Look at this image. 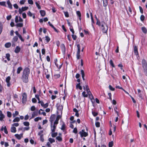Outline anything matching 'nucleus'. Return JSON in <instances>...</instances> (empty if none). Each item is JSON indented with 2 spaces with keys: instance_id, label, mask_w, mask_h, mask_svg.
Here are the masks:
<instances>
[{
  "instance_id": "nucleus-33",
  "label": "nucleus",
  "mask_w": 147,
  "mask_h": 147,
  "mask_svg": "<svg viewBox=\"0 0 147 147\" xmlns=\"http://www.w3.org/2000/svg\"><path fill=\"white\" fill-rule=\"evenodd\" d=\"M6 57L8 61H9L10 60V54L9 53H7L6 55Z\"/></svg>"
},
{
  "instance_id": "nucleus-35",
  "label": "nucleus",
  "mask_w": 147,
  "mask_h": 147,
  "mask_svg": "<svg viewBox=\"0 0 147 147\" xmlns=\"http://www.w3.org/2000/svg\"><path fill=\"white\" fill-rule=\"evenodd\" d=\"M23 25V24L22 23H17L16 25V26L18 27H22Z\"/></svg>"
},
{
  "instance_id": "nucleus-52",
  "label": "nucleus",
  "mask_w": 147,
  "mask_h": 147,
  "mask_svg": "<svg viewBox=\"0 0 147 147\" xmlns=\"http://www.w3.org/2000/svg\"><path fill=\"white\" fill-rule=\"evenodd\" d=\"M72 37L74 40H75L76 39L77 36L76 35H74V34L72 35Z\"/></svg>"
},
{
  "instance_id": "nucleus-34",
  "label": "nucleus",
  "mask_w": 147,
  "mask_h": 147,
  "mask_svg": "<svg viewBox=\"0 0 147 147\" xmlns=\"http://www.w3.org/2000/svg\"><path fill=\"white\" fill-rule=\"evenodd\" d=\"M103 1L104 6L105 7L106 6L107 4V0H103Z\"/></svg>"
},
{
  "instance_id": "nucleus-16",
  "label": "nucleus",
  "mask_w": 147,
  "mask_h": 147,
  "mask_svg": "<svg viewBox=\"0 0 147 147\" xmlns=\"http://www.w3.org/2000/svg\"><path fill=\"white\" fill-rule=\"evenodd\" d=\"M28 15H29L30 17H32L33 19H34L35 18L34 14L32 13L30 11H29L28 12Z\"/></svg>"
},
{
  "instance_id": "nucleus-43",
  "label": "nucleus",
  "mask_w": 147,
  "mask_h": 147,
  "mask_svg": "<svg viewBox=\"0 0 147 147\" xmlns=\"http://www.w3.org/2000/svg\"><path fill=\"white\" fill-rule=\"evenodd\" d=\"M7 116L9 117H10L11 116V113L9 112V111H7Z\"/></svg>"
},
{
  "instance_id": "nucleus-53",
  "label": "nucleus",
  "mask_w": 147,
  "mask_h": 147,
  "mask_svg": "<svg viewBox=\"0 0 147 147\" xmlns=\"http://www.w3.org/2000/svg\"><path fill=\"white\" fill-rule=\"evenodd\" d=\"M40 139L41 140L42 142H43L44 141V139L43 138V134L41 135L40 136Z\"/></svg>"
},
{
  "instance_id": "nucleus-51",
  "label": "nucleus",
  "mask_w": 147,
  "mask_h": 147,
  "mask_svg": "<svg viewBox=\"0 0 147 147\" xmlns=\"http://www.w3.org/2000/svg\"><path fill=\"white\" fill-rule=\"evenodd\" d=\"M109 89L112 91H114L115 90V88H113L111 85H109Z\"/></svg>"
},
{
  "instance_id": "nucleus-61",
  "label": "nucleus",
  "mask_w": 147,
  "mask_h": 147,
  "mask_svg": "<svg viewBox=\"0 0 147 147\" xmlns=\"http://www.w3.org/2000/svg\"><path fill=\"white\" fill-rule=\"evenodd\" d=\"M73 132L75 134L77 133L78 132L77 129L76 128H75L74 129Z\"/></svg>"
},
{
  "instance_id": "nucleus-23",
  "label": "nucleus",
  "mask_w": 147,
  "mask_h": 147,
  "mask_svg": "<svg viewBox=\"0 0 147 147\" xmlns=\"http://www.w3.org/2000/svg\"><path fill=\"white\" fill-rule=\"evenodd\" d=\"M142 32L145 34H146L147 32L146 29L144 27L142 28Z\"/></svg>"
},
{
  "instance_id": "nucleus-57",
  "label": "nucleus",
  "mask_w": 147,
  "mask_h": 147,
  "mask_svg": "<svg viewBox=\"0 0 147 147\" xmlns=\"http://www.w3.org/2000/svg\"><path fill=\"white\" fill-rule=\"evenodd\" d=\"M28 3L29 4L32 5L33 4V1L32 0H28Z\"/></svg>"
},
{
  "instance_id": "nucleus-25",
  "label": "nucleus",
  "mask_w": 147,
  "mask_h": 147,
  "mask_svg": "<svg viewBox=\"0 0 147 147\" xmlns=\"http://www.w3.org/2000/svg\"><path fill=\"white\" fill-rule=\"evenodd\" d=\"M44 111V110H43L42 109H40L39 111V112H38L39 114H42L43 115L45 116L46 115V113L44 112H43L42 113H41V112L40 111Z\"/></svg>"
},
{
  "instance_id": "nucleus-19",
  "label": "nucleus",
  "mask_w": 147,
  "mask_h": 147,
  "mask_svg": "<svg viewBox=\"0 0 147 147\" xmlns=\"http://www.w3.org/2000/svg\"><path fill=\"white\" fill-rule=\"evenodd\" d=\"M11 130L12 132L15 133L16 131V128L14 127H12L11 128Z\"/></svg>"
},
{
  "instance_id": "nucleus-30",
  "label": "nucleus",
  "mask_w": 147,
  "mask_h": 147,
  "mask_svg": "<svg viewBox=\"0 0 147 147\" xmlns=\"http://www.w3.org/2000/svg\"><path fill=\"white\" fill-rule=\"evenodd\" d=\"M22 68L21 67H19L17 69V73L18 74H19L20 71L22 70Z\"/></svg>"
},
{
  "instance_id": "nucleus-10",
  "label": "nucleus",
  "mask_w": 147,
  "mask_h": 147,
  "mask_svg": "<svg viewBox=\"0 0 147 147\" xmlns=\"http://www.w3.org/2000/svg\"><path fill=\"white\" fill-rule=\"evenodd\" d=\"M56 127V125L53 124V123H51V129L52 132H54L55 131V129Z\"/></svg>"
},
{
  "instance_id": "nucleus-18",
  "label": "nucleus",
  "mask_w": 147,
  "mask_h": 147,
  "mask_svg": "<svg viewBox=\"0 0 147 147\" xmlns=\"http://www.w3.org/2000/svg\"><path fill=\"white\" fill-rule=\"evenodd\" d=\"M81 74H82V79H83V80H85V78H84L85 75H84V71L82 69L81 71Z\"/></svg>"
},
{
  "instance_id": "nucleus-47",
  "label": "nucleus",
  "mask_w": 147,
  "mask_h": 147,
  "mask_svg": "<svg viewBox=\"0 0 147 147\" xmlns=\"http://www.w3.org/2000/svg\"><path fill=\"white\" fill-rule=\"evenodd\" d=\"M4 132L6 134L8 133V131L7 130V128L5 126H4Z\"/></svg>"
},
{
  "instance_id": "nucleus-3",
  "label": "nucleus",
  "mask_w": 147,
  "mask_h": 147,
  "mask_svg": "<svg viewBox=\"0 0 147 147\" xmlns=\"http://www.w3.org/2000/svg\"><path fill=\"white\" fill-rule=\"evenodd\" d=\"M143 67L146 75L147 76V63L145 60L143 59L142 61Z\"/></svg>"
},
{
  "instance_id": "nucleus-49",
  "label": "nucleus",
  "mask_w": 147,
  "mask_h": 147,
  "mask_svg": "<svg viewBox=\"0 0 147 147\" xmlns=\"http://www.w3.org/2000/svg\"><path fill=\"white\" fill-rule=\"evenodd\" d=\"M82 95L85 97H88V95L86 94V92L84 91L82 93Z\"/></svg>"
},
{
  "instance_id": "nucleus-24",
  "label": "nucleus",
  "mask_w": 147,
  "mask_h": 147,
  "mask_svg": "<svg viewBox=\"0 0 147 147\" xmlns=\"http://www.w3.org/2000/svg\"><path fill=\"white\" fill-rule=\"evenodd\" d=\"M40 13L41 16L43 17L45 15V11L44 10H40Z\"/></svg>"
},
{
  "instance_id": "nucleus-12",
  "label": "nucleus",
  "mask_w": 147,
  "mask_h": 147,
  "mask_svg": "<svg viewBox=\"0 0 147 147\" xmlns=\"http://www.w3.org/2000/svg\"><path fill=\"white\" fill-rule=\"evenodd\" d=\"M5 118L4 115L3 114L2 111L0 110V120H3V119Z\"/></svg>"
},
{
  "instance_id": "nucleus-21",
  "label": "nucleus",
  "mask_w": 147,
  "mask_h": 147,
  "mask_svg": "<svg viewBox=\"0 0 147 147\" xmlns=\"http://www.w3.org/2000/svg\"><path fill=\"white\" fill-rule=\"evenodd\" d=\"M76 13L79 17V19L80 20H81V13L80 11H76Z\"/></svg>"
},
{
  "instance_id": "nucleus-54",
  "label": "nucleus",
  "mask_w": 147,
  "mask_h": 147,
  "mask_svg": "<svg viewBox=\"0 0 147 147\" xmlns=\"http://www.w3.org/2000/svg\"><path fill=\"white\" fill-rule=\"evenodd\" d=\"M144 16L143 15H142L140 16V20L142 21H143L144 20Z\"/></svg>"
},
{
  "instance_id": "nucleus-15",
  "label": "nucleus",
  "mask_w": 147,
  "mask_h": 147,
  "mask_svg": "<svg viewBox=\"0 0 147 147\" xmlns=\"http://www.w3.org/2000/svg\"><path fill=\"white\" fill-rule=\"evenodd\" d=\"M20 50V48L18 46H17L15 49L14 52L16 53H18Z\"/></svg>"
},
{
  "instance_id": "nucleus-13",
  "label": "nucleus",
  "mask_w": 147,
  "mask_h": 147,
  "mask_svg": "<svg viewBox=\"0 0 147 147\" xmlns=\"http://www.w3.org/2000/svg\"><path fill=\"white\" fill-rule=\"evenodd\" d=\"M15 137L18 139L20 140L22 137V134H16L15 135Z\"/></svg>"
},
{
  "instance_id": "nucleus-44",
  "label": "nucleus",
  "mask_w": 147,
  "mask_h": 147,
  "mask_svg": "<svg viewBox=\"0 0 147 147\" xmlns=\"http://www.w3.org/2000/svg\"><path fill=\"white\" fill-rule=\"evenodd\" d=\"M41 117H37L35 118L34 120L35 121H38L39 120H41Z\"/></svg>"
},
{
  "instance_id": "nucleus-9",
  "label": "nucleus",
  "mask_w": 147,
  "mask_h": 147,
  "mask_svg": "<svg viewBox=\"0 0 147 147\" xmlns=\"http://www.w3.org/2000/svg\"><path fill=\"white\" fill-rule=\"evenodd\" d=\"M15 21L16 23H17L18 22H22V19L20 17H18L17 16L15 18Z\"/></svg>"
},
{
  "instance_id": "nucleus-6",
  "label": "nucleus",
  "mask_w": 147,
  "mask_h": 147,
  "mask_svg": "<svg viewBox=\"0 0 147 147\" xmlns=\"http://www.w3.org/2000/svg\"><path fill=\"white\" fill-rule=\"evenodd\" d=\"M39 103H40L41 104V106L44 108H46L48 107L49 105V104L47 103L45 104H44L43 102L41 101H39L38 102Z\"/></svg>"
},
{
  "instance_id": "nucleus-48",
  "label": "nucleus",
  "mask_w": 147,
  "mask_h": 147,
  "mask_svg": "<svg viewBox=\"0 0 147 147\" xmlns=\"http://www.w3.org/2000/svg\"><path fill=\"white\" fill-rule=\"evenodd\" d=\"M65 16L66 17H69V15L68 13L67 12H64Z\"/></svg>"
},
{
  "instance_id": "nucleus-37",
  "label": "nucleus",
  "mask_w": 147,
  "mask_h": 147,
  "mask_svg": "<svg viewBox=\"0 0 147 147\" xmlns=\"http://www.w3.org/2000/svg\"><path fill=\"white\" fill-rule=\"evenodd\" d=\"M2 24L0 22V34H1L2 32Z\"/></svg>"
},
{
  "instance_id": "nucleus-8",
  "label": "nucleus",
  "mask_w": 147,
  "mask_h": 147,
  "mask_svg": "<svg viewBox=\"0 0 147 147\" xmlns=\"http://www.w3.org/2000/svg\"><path fill=\"white\" fill-rule=\"evenodd\" d=\"M11 79V78L10 76L7 77L5 79V81L7 83V86L8 87H9L10 85V80Z\"/></svg>"
},
{
  "instance_id": "nucleus-26",
  "label": "nucleus",
  "mask_w": 147,
  "mask_h": 147,
  "mask_svg": "<svg viewBox=\"0 0 147 147\" xmlns=\"http://www.w3.org/2000/svg\"><path fill=\"white\" fill-rule=\"evenodd\" d=\"M20 120V119L18 117H16L15 118V119L13 120V122H18Z\"/></svg>"
},
{
  "instance_id": "nucleus-60",
  "label": "nucleus",
  "mask_w": 147,
  "mask_h": 147,
  "mask_svg": "<svg viewBox=\"0 0 147 147\" xmlns=\"http://www.w3.org/2000/svg\"><path fill=\"white\" fill-rule=\"evenodd\" d=\"M89 96V97L92 100V99H93V100H94V99L93 98V95H92V93L91 94H90V96Z\"/></svg>"
},
{
  "instance_id": "nucleus-38",
  "label": "nucleus",
  "mask_w": 147,
  "mask_h": 147,
  "mask_svg": "<svg viewBox=\"0 0 147 147\" xmlns=\"http://www.w3.org/2000/svg\"><path fill=\"white\" fill-rule=\"evenodd\" d=\"M5 4V2L3 1L0 2V5L2 6H6Z\"/></svg>"
},
{
  "instance_id": "nucleus-27",
  "label": "nucleus",
  "mask_w": 147,
  "mask_h": 147,
  "mask_svg": "<svg viewBox=\"0 0 147 147\" xmlns=\"http://www.w3.org/2000/svg\"><path fill=\"white\" fill-rule=\"evenodd\" d=\"M57 135V132L54 133L52 132L51 134V136L52 137L54 138Z\"/></svg>"
},
{
  "instance_id": "nucleus-40",
  "label": "nucleus",
  "mask_w": 147,
  "mask_h": 147,
  "mask_svg": "<svg viewBox=\"0 0 147 147\" xmlns=\"http://www.w3.org/2000/svg\"><path fill=\"white\" fill-rule=\"evenodd\" d=\"M95 18L97 20V22H96V24L97 25H98L99 26L100 25L101 23L99 21V20L97 19V17H95Z\"/></svg>"
},
{
  "instance_id": "nucleus-2",
  "label": "nucleus",
  "mask_w": 147,
  "mask_h": 147,
  "mask_svg": "<svg viewBox=\"0 0 147 147\" xmlns=\"http://www.w3.org/2000/svg\"><path fill=\"white\" fill-rule=\"evenodd\" d=\"M99 26L101 27L100 28L103 33H106L107 32L108 30V27L104 22H101Z\"/></svg>"
},
{
  "instance_id": "nucleus-28",
  "label": "nucleus",
  "mask_w": 147,
  "mask_h": 147,
  "mask_svg": "<svg viewBox=\"0 0 147 147\" xmlns=\"http://www.w3.org/2000/svg\"><path fill=\"white\" fill-rule=\"evenodd\" d=\"M38 115V114L36 112H34L33 113L32 115V117L31 118H34L35 116H37Z\"/></svg>"
},
{
  "instance_id": "nucleus-1",
  "label": "nucleus",
  "mask_w": 147,
  "mask_h": 147,
  "mask_svg": "<svg viewBox=\"0 0 147 147\" xmlns=\"http://www.w3.org/2000/svg\"><path fill=\"white\" fill-rule=\"evenodd\" d=\"M28 68H26L24 70L22 77V79L23 81L25 82H27L28 79Z\"/></svg>"
},
{
  "instance_id": "nucleus-41",
  "label": "nucleus",
  "mask_w": 147,
  "mask_h": 147,
  "mask_svg": "<svg viewBox=\"0 0 147 147\" xmlns=\"http://www.w3.org/2000/svg\"><path fill=\"white\" fill-rule=\"evenodd\" d=\"M113 145V141H111L109 142V147H112Z\"/></svg>"
},
{
  "instance_id": "nucleus-39",
  "label": "nucleus",
  "mask_w": 147,
  "mask_h": 147,
  "mask_svg": "<svg viewBox=\"0 0 147 147\" xmlns=\"http://www.w3.org/2000/svg\"><path fill=\"white\" fill-rule=\"evenodd\" d=\"M45 40H46L47 42H48L50 40V38H49V37L48 36H46L45 37Z\"/></svg>"
},
{
  "instance_id": "nucleus-62",
  "label": "nucleus",
  "mask_w": 147,
  "mask_h": 147,
  "mask_svg": "<svg viewBox=\"0 0 147 147\" xmlns=\"http://www.w3.org/2000/svg\"><path fill=\"white\" fill-rule=\"evenodd\" d=\"M58 121L59 120H57V119H56L55 121L54 122V124L56 125L58 123Z\"/></svg>"
},
{
  "instance_id": "nucleus-50",
  "label": "nucleus",
  "mask_w": 147,
  "mask_h": 147,
  "mask_svg": "<svg viewBox=\"0 0 147 147\" xmlns=\"http://www.w3.org/2000/svg\"><path fill=\"white\" fill-rule=\"evenodd\" d=\"M25 1V0H22L20 1V3L21 5L24 4Z\"/></svg>"
},
{
  "instance_id": "nucleus-58",
  "label": "nucleus",
  "mask_w": 147,
  "mask_h": 147,
  "mask_svg": "<svg viewBox=\"0 0 147 147\" xmlns=\"http://www.w3.org/2000/svg\"><path fill=\"white\" fill-rule=\"evenodd\" d=\"M35 107L34 106H32L30 108V110L32 111H34L35 110Z\"/></svg>"
},
{
  "instance_id": "nucleus-7",
  "label": "nucleus",
  "mask_w": 147,
  "mask_h": 147,
  "mask_svg": "<svg viewBox=\"0 0 147 147\" xmlns=\"http://www.w3.org/2000/svg\"><path fill=\"white\" fill-rule=\"evenodd\" d=\"M28 9V7H22V8H20L19 9V12L20 14H21L22 13Z\"/></svg>"
},
{
  "instance_id": "nucleus-4",
  "label": "nucleus",
  "mask_w": 147,
  "mask_h": 147,
  "mask_svg": "<svg viewBox=\"0 0 147 147\" xmlns=\"http://www.w3.org/2000/svg\"><path fill=\"white\" fill-rule=\"evenodd\" d=\"M27 100V95L25 93H24L22 94V102L23 104L26 103Z\"/></svg>"
},
{
  "instance_id": "nucleus-22",
  "label": "nucleus",
  "mask_w": 147,
  "mask_h": 147,
  "mask_svg": "<svg viewBox=\"0 0 147 147\" xmlns=\"http://www.w3.org/2000/svg\"><path fill=\"white\" fill-rule=\"evenodd\" d=\"M11 46V43L10 42H7L5 44V47L7 48Z\"/></svg>"
},
{
  "instance_id": "nucleus-56",
  "label": "nucleus",
  "mask_w": 147,
  "mask_h": 147,
  "mask_svg": "<svg viewBox=\"0 0 147 147\" xmlns=\"http://www.w3.org/2000/svg\"><path fill=\"white\" fill-rule=\"evenodd\" d=\"M77 59H79L80 57V53L77 52L76 55Z\"/></svg>"
},
{
  "instance_id": "nucleus-5",
  "label": "nucleus",
  "mask_w": 147,
  "mask_h": 147,
  "mask_svg": "<svg viewBox=\"0 0 147 147\" xmlns=\"http://www.w3.org/2000/svg\"><path fill=\"white\" fill-rule=\"evenodd\" d=\"M79 133L81 137H85L88 135V133L85 132L84 129L82 130L81 131H80Z\"/></svg>"
},
{
  "instance_id": "nucleus-32",
  "label": "nucleus",
  "mask_w": 147,
  "mask_h": 147,
  "mask_svg": "<svg viewBox=\"0 0 147 147\" xmlns=\"http://www.w3.org/2000/svg\"><path fill=\"white\" fill-rule=\"evenodd\" d=\"M56 139L59 141H62V138L60 136H58L56 138Z\"/></svg>"
},
{
  "instance_id": "nucleus-31",
  "label": "nucleus",
  "mask_w": 147,
  "mask_h": 147,
  "mask_svg": "<svg viewBox=\"0 0 147 147\" xmlns=\"http://www.w3.org/2000/svg\"><path fill=\"white\" fill-rule=\"evenodd\" d=\"M49 140L51 143H52L53 142H55V140L54 139L49 138Z\"/></svg>"
},
{
  "instance_id": "nucleus-11",
  "label": "nucleus",
  "mask_w": 147,
  "mask_h": 147,
  "mask_svg": "<svg viewBox=\"0 0 147 147\" xmlns=\"http://www.w3.org/2000/svg\"><path fill=\"white\" fill-rule=\"evenodd\" d=\"M55 118V115H53L51 116L50 120V121L51 122V123H53V121L54 120Z\"/></svg>"
},
{
  "instance_id": "nucleus-45",
  "label": "nucleus",
  "mask_w": 147,
  "mask_h": 147,
  "mask_svg": "<svg viewBox=\"0 0 147 147\" xmlns=\"http://www.w3.org/2000/svg\"><path fill=\"white\" fill-rule=\"evenodd\" d=\"M61 47L63 48V51L64 53H65V47L64 45H61Z\"/></svg>"
},
{
  "instance_id": "nucleus-20",
  "label": "nucleus",
  "mask_w": 147,
  "mask_h": 147,
  "mask_svg": "<svg viewBox=\"0 0 147 147\" xmlns=\"http://www.w3.org/2000/svg\"><path fill=\"white\" fill-rule=\"evenodd\" d=\"M80 85V83H79L76 86V88L77 89L79 88L80 90H82V88Z\"/></svg>"
},
{
  "instance_id": "nucleus-14",
  "label": "nucleus",
  "mask_w": 147,
  "mask_h": 147,
  "mask_svg": "<svg viewBox=\"0 0 147 147\" xmlns=\"http://www.w3.org/2000/svg\"><path fill=\"white\" fill-rule=\"evenodd\" d=\"M134 51L135 54L136 55H137L138 54V48L136 46H134Z\"/></svg>"
},
{
  "instance_id": "nucleus-64",
  "label": "nucleus",
  "mask_w": 147,
  "mask_h": 147,
  "mask_svg": "<svg viewBox=\"0 0 147 147\" xmlns=\"http://www.w3.org/2000/svg\"><path fill=\"white\" fill-rule=\"evenodd\" d=\"M92 114L94 116H96L98 115V113L94 112H92Z\"/></svg>"
},
{
  "instance_id": "nucleus-46",
  "label": "nucleus",
  "mask_w": 147,
  "mask_h": 147,
  "mask_svg": "<svg viewBox=\"0 0 147 147\" xmlns=\"http://www.w3.org/2000/svg\"><path fill=\"white\" fill-rule=\"evenodd\" d=\"M86 91H87V94H88L89 96H90V94H91V92H90V90L89 89H86Z\"/></svg>"
},
{
  "instance_id": "nucleus-63",
  "label": "nucleus",
  "mask_w": 147,
  "mask_h": 147,
  "mask_svg": "<svg viewBox=\"0 0 147 147\" xmlns=\"http://www.w3.org/2000/svg\"><path fill=\"white\" fill-rule=\"evenodd\" d=\"M95 125L96 127H100V123L99 122H96L95 123Z\"/></svg>"
},
{
  "instance_id": "nucleus-17",
  "label": "nucleus",
  "mask_w": 147,
  "mask_h": 147,
  "mask_svg": "<svg viewBox=\"0 0 147 147\" xmlns=\"http://www.w3.org/2000/svg\"><path fill=\"white\" fill-rule=\"evenodd\" d=\"M7 3L8 5V7L10 9H12V5L11 3L9 1H7Z\"/></svg>"
},
{
  "instance_id": "nucleus-55",
  "label": "nucleus",
  "mask_w": 147,
  "mask_h": 147,
  "mask_svg": "<svg viewBox=\"0 0 147 147\" xmlns=\"http://www.w3.org/2000/svg\"><path fill=\"white\" fill-rule=\"evenodd\" d=\"M65 125L64 123L62 125V127H61V129L63 130L65 129Z\"/></svg>"
},
{
  "instance_id": "nucleus-42",
  "label": "nucleus",
  "mask_w": 147,
  "mask_h": 147,
  "mask_svg": "<svg viewBox=\"0 0 147 147\" xmlns=\"http://www.w3.org/2000/svg\"><path fill=\"white\" fill-rule=\"evenodd\" d=\"M110 63L113 67H115V65L113 63V61L112 60H111L109 62Z\"/></svg>"
},
{
  "instance_id": "nucleus-59",
  "label": "nucleus",
  "mask_w": 147,
  "mask_h": 147,
  "mask_svg": "<svg viewBox=\"0 0 147 147\" xmlns=\"http://www.w3.org/2000/svg\"><path fill=\"white\" fill-rule=\"evenodd\" d=\"M36 6H37L38 8V9H40V8H41L40 6L37 3V2H36Z\"/></svg>"
},
{
  "instance_id": "nucleus-29",
  "label": "nucleus",
  "mask_w": 147,
  "mask_h": 147,
  "mask_svg": "<svg viewBox=\"0 0 147 147\" xmlns=\"http://www.w3.org/2000/svg\"><path fill=\"white\" fill-rule=\"evenodd\" d=\"M19 114V112L18 111H16L15 113L13 114V117H15L16 116L18 115Z\"/></svg>"
},
{
  "instance_id": "nucleus-36",
  "label": "nucleus",
  "mask_w": 147,
  "mask_h": 147,
  "mask_svg": "<svg viewBox=\"0 0 147 147\" xmlns=\"http://www.w3.org/2000/svg\"><path fill=\"white\" fill-rule=\"evenodd\" d=\"M77 47L78 48L77 52L80 53V45L78 44L77 45Z\"/></svg>"
}]
</instances>
